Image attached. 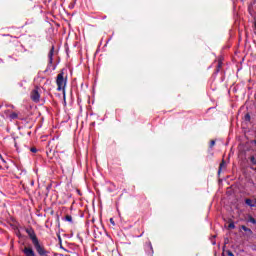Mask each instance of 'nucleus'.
Listing matches in <instances>:
<instances>
[{"mask_svg":"<svg viewBox=\"0 0 256 256\" xmlns=\"http://www.w3.org/2000/svg\"><path fill=\"white\" fill-rule=\"evenodd\" d=\"M228 228H229V229H235V223L231 222V223L228 225Z\"/></svg>","mask_w":256,"mask_h":256,"instance_id":"nucleus-13","label":"nucleus"},{"mask_svg":"<svg viewBox=\"0 0 256 256\" xmlns=\"http://www.w3.org/2000/svg\"><path fill=\"white\" fill-rule=\"evenodd\" d=\"M53 53H55V47L52 46V48L48 54L49 63H53Z\"/></svg>","mask_w":256,"mask_h":256,"instance_id":"nucleus-6","label":"nucleus"},{"mask_svg":"<svg viewBox=\"0 0 256 256\" xmlns=\"http://www.w3.org/2000/svg\"><path fill=\"white\" fill-rule=\"evenodd\" d=\"M64 101H65V94H64Z\"/></svg>","mask_w":256,"mask_h":256,"instance_id":"nucleus-21","label":"nucleus"},{"mask_svg":"<svg viewBox=\"0 0 256 256\" xmlns=\"http://www.w3.org/2000/svg\"><path fill=\"white\" fill-rule=\"evenodd\" d=\"M210 147H215V140H212V141L210 142Z\"/></svg>","mask_w":256,"mask_h":256,"instance_id":"nucleus-15","label":"nucleus"},{"mask_svg":"<svg viewBox=\"0 0 256 256\" xmlns=\"http://www.w3.org/2000/svg\"><path fill=\"white\" fill-rule=\"evenodd\" d=\"M248 221H249V223L256 225V220H255V218H253V216H249Z\"/></svg>","mask_w":256,"mask_h":256,"instance_id":"nucleus-11","label":"nucleus"},{"mask_svg":"<svg viewBox=\"0 0 256 256\" xmlns=\"http://www.w3.org/2000/svg\"><path fill=\"white\" fill-rule=\"evenodd\" d=\"M30 151L31 153H37V148H31Z\"/></svg>","mask_w":256,"mask_h":256,"instance_id":"nucleus-16","label":"nucleus"},{"mask_svg":"<svg viewBox=\"0 0 256 256\" xmlns=\"http://www.w3.org/2000/svg\"><path fill=\"white\" fill-rule=\"evenodd\" d=\"M26 233L28 237L31 239L33 244L39 241V239L37 238V235L35 234V230H33V228H27Z\"/></svg>","mask_w":256,"mask_h":256,"instance_id":"nucleus-3","label":"nucleus"},{"mask_svg":"<svg viewBox=\"0 0 256 256\" xmlns=\"http://www.w3.org/2000/svg\"><path fill=\"white\" fill-rule=\"evenodd\" d=\"M110 223H112V225H115V222L113 221V218L110 219Z\"/></svg>","mask_w":256,"mask_h":256,"instance_id":"nucleus-19","label":"nucleus"},{"mask_svg":"<svg viewBox=\"0 0 256 256\" xmlns=\"http://www.w3.org/2000/svg\"><path fill=\"white\" fill-rule=\"evenodd\" d=\"M41 98V96L39 95V91H37V89H34L31 92V99L32 101H34L35 103H39V99Z\"/></svg>","mask_w":256,"mask_h":256,"instance_id":"nucleus-5","label":"nucleus"},{"mask_svg":"<svg viewBox=\"0 0 256 256\" xmlns=\"http://www.w3.org/2000/svg\"><path fill=\"white\" fill-rule=\"evenodd\" d=\"M56 84H57V90L58 91H64L65 92V86L67 85V80L63 77V73H60L57 75L56 79Z\"/></svg>","mask_w":256,"mask_h":256,"instance_id":"nucleus-1","label":"nucleus"},{"mask_svg":"<svg viewBox=\"0 0 256 256\" xmlns=\"http://www.w3.org/2000/svg\"><path fill=\"white\" fill-rule=\"evenodd\" d=\"M224 167H225V160H222V162L220 163L218 173H221V171H222V169H224Z\"/></svg>","mask_w":256,"mask_h":256,"instance_id":"nucleus-10","label":"nucleus"},{"mask_svg":"<svg viewBox=\"0 0 256 256\" xmlns=\"http://www.w3.org/2000/svg\"><path fill=\"white\" fill-rule=\"evenodd\" d=\"M22 253H24L25 256H35V251L29 246H25Z\"/></svg>","mask_w":256,"mask_h":256,"instance_id":"nucleus-4","label":"nucleus"},{"mask_svg":"<svg viewBox=\"0 0 256 256\" xmlns=\"http://www.w3.org/2000/svg\"><path fill=\"white\" fill-rule=\"evenodd\" d=\"M213 245H215V242H212Z\"/></svg>","mask_w":256,"mask_h":256,"instance_id":"nucleus-20","label":"nucleus"},{"mask_svg":"<svg viewBox=\"0 0 256 256\" xmlns=\"http://www.w3.org/2000/svg\"><path fill=\"white\" fill-rule=\"evenodd\" d=\"M0 159H1V154H0Z\"/></svg>","mask_w":256,"mask_h":256,"instance_id":"nucleus-22","label":"nucleus"},{"mask_svg":"<svg viewBox=\"0 0 256 256\" xmlns=\"http://www.w3.org/2000/svg\"><path fill=\"white\" fill-rule=\"evenodd\" d=\"M148 247H150L152 253H153V246L151 245V242H149Z\"/></svg>","mask_w":256,"mask_h":256,"instance_id":"nucleus-18","label":"nucleus"},{"mask_svg":"<svg viewBox=\"0 0 256 256\" xmlns=\"http://www.w3.org/2000/svg\"><path fill=\"white\" fill-rule=\"evenodd\" d=\"M250 162L252 163V165H256L255 156H251V157H250Z\"/></svg>","mask_w":256,"mask_h":256,"instance_id":"nucleus-12","label":"nucleus"},{"mask_svg":"<svg viewBox=\"0 0 256 256\" xmlns=\"http://www.w3.org/2000/svg\"><path fill=\"white\" fill-rule=\"evenodd\" d=\"M227 255H228V256H235V254H233V252H231V251H229V250L227 251Z\"/></svg>","mask_w":256,"mask_h":256,"instance_id":"nucleus-17","label":"nucleus"},{"mask_svg":"<svg viewBox=\"0 0 256 256\" xmlns=\"http://www.w3.org/2000/svg\"><path fill=\"white\" fill-rule=\"evenodd\" d=\"M33 245H34V249L37 251L38 255L47 256V254L49 253L47 250H45V247H43V245H41V243H39V241L34 243Z\"/></svg>","mask_w":256,"mask_h":256,"instance_id":"nucleus-2","label":"nucleus"},{"mask_svg":"<svg viewBox=\"0 0 256 256\" xmlns=\"http://www.w3.org/2000/svg\"><path fill=\"white\" fill-rule=\"evenodd\" d=\"M255 143H256V141H255Z\"/></svg>","mask_w":256,"mask_h":256,"instance_id":"nucleus-23","label":"nucleus"},{"mask_svg":"<svg viewBox=\"0 0 256 256\" xmlns=\"http://www.w3.org/2000/svg\"><path fill=\"white\" fill-rule=\"evenodd\" d=\"M245 203L248 205V207H256L255 203H253V200L249 198L245 199Z\"/></svg>","mask_w":256,"mask_h":256,"instance_id":"nucleus-9","label":"nucleus"},{"mask_svg":"<svg viewBox=\"0 0 256 256\" xmlns=\"http://www.w3.org/2000/svg\"><path fill=\"white\" fill-rule=\"evenodd\" d=\"M66 221H69V223H71V221H73V217L67 215L66 216Z\"/></svg>","mask_w":256,"mask_h":256,"instance_id":"nucleus-14","label":"nucleus"},{"mask_svg":"<svg viewBox=\"0 0 256 256\" xmlns=\"http://www.w3.org/2000/svg\"><path fill=\"white\" fill-rule=\"evenodd\" d=\"M241 229L242 231H245V233H247L248 235H253V230H251L250 228H247V226L242 225Z\"/></svg>","mask_w":256,"mask_h":256,"instance_id":"nucleus-8","label":"nucleus"},{"mask_svg":"<svg viewBox=\"0 0 256 256\" xmlns=\"http://www.w3.org/2000/svg\"><path fill=\"white\" fill-rule=\"evenodd\" d=\"M8 117H9L10 121H14V119H19V113L12 112L11 114H9Z\"/></svg>","mask_w":256,"mask_h":256,"instance_id":"nucleus-7","label":"nucleus"}]
</instances>
